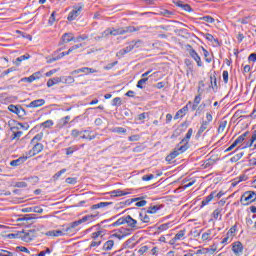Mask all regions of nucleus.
<instances>
[{
	"instance_id": "37998d69",
	"label": "nucleus",
	"mask_w": 256,
	"mask_h": 256,
	"mask_svg": "<svg viewBox=\"0 0 256 256\" xmlns=\"http://www.w3.org/2000/svg\"><path fill=\"white\" fill-rule=\"evenodd\" d=\"M88 221L93 222L95 220V217H99V212H95L94 214H88L86 215Z\"/></svg>"
},
{
	"instance_id": "ea45409f",
	"label": "nucleus",
	"mask_w": 256,
	"mask_h": 256,
	"mask_svg": "<svg viewBox=\"0 0 256 256\" xmlns=\"http://www.w3.org/2000/svg\"><path fill=\"white\" fill-rule=\"evenodd\" d=\"M160 207L155 205V206H150L147 210V213L153 214V213H157V211H159Z\"/></svg>"
},
{
	"instance_id": "5fc2aeb1",
	"label": "nucleus",
	"mask_w": 256,
	"mask_h": 256,
	"mask_svg": "<svg viewBox=\"0 0 256 256\" xmlns=\"http://www.w3.org/2000/svg\"><path fill=\"white\" fill-rule=\"evenodd\" d=\"M147 251H149V247L148 246H142L139 250L138 253L140 255H144V253H147Z\"/></svg>"
},
{
	"instance_id": "8fccbe9b",
	"label": "nucleus",
	"mask_w": 256,
	"mask_h": 256,
	"mask_svg": "<svg viewBox=\"0 0 256 256\" xmlns=\"http://www.w3.org/2000/svg\"><path fill=\"white\" fill-rule=\"evenodd\" d=\"M112 105L114 107H117V106L121 105V98L120 97L114 98L113 101H112Z\"/></svg>"
},
{
	"instance_id": "6e6d98bb",
	"label": "nucleus",
	"mask_w": 256,
	"mask_h": 256,
	"mask_svg": "<svg viewBox=\"0 0 256 256\" xmlns=\"http://www.w3.org/2000/svg\"><path fill=\"white\" fill-rule=\"evenodd\" d=\"M213 217H214V219H219V217H221V209L218 208V209L214 210Z\"/></svg>"
},
{
	"instance_id": "0e129e2a",
	"label": "nucleus",
	"mask_w": 256,
	"mask_h": 256,
	"mask_svg": "<svg viewBox=\"0 0 256 256\" xmlns=\"http://www.w3.org/2000/svg\"><path fill=\"white\" fill-rule=\"evenodd\" d=\"M15 187H18L19 189H23V188L27 187V184H26V182H17L15 184Z\"/></svg>"
},
{
	"instance_id": "69168bd1",
	"label": "nucleus",
	"mask_w": 256,
	"mask_h": 256,
	"mask_svg": "<svg viewBox=\"0 0 256 256\" xmlns=\"http://www.w3.org/2000/svg\"><path fill=\"white\" fill-rule=\"evenodd\" d=\"M22 135H23V132H22V131L13 132V137H12V139H19Z\"/></svg>"
},
{
	"instance_id": "052dcab7",
	"label": "nucleus",
	"mask_w": 256,
	"mask_h": 256,
	"mask_svg": "<svg viewBox=\"0 0 256 256\" xmlns=\"http://www.w3.org/2000/svg\"><path fill=\"white\" fill-rule=\"evenodd\" d=\"M0 256H13V253L7 250H0Z\"/></svg>"
},
{
	"instance_id": "f257e3e1",
	"label": "nucleus",
	"mask_w": 256,
	"mask_h": 256,
	"mask_svg": "<svg viewBox=\"0 0 256 256\" xmlns=\"http://www.w3.org/2000/svg\"><path fill=\"white\" fill-rule=\"evenodd\" d=\"M139 47H143L142 40H133L130 42L129 46L117 52L116 57H123V55H127V53H131L133 49H139Z\"/></svg>"
},
{
	"instance_id": "20e7f679",
	"label": "nucleus",
	"mask_w": 256,
	"mask_h": 256,
	"mask_svg": "<svg viewBox=\"0 0 256 256\" xmlns=\"http://www.w3.org/2000/svg\"><path fill=\"white\" fill-rule=\"evenodd\" d=\"M19 239H22L24 243H31L33 239L37 237V230L32 229L28 231H22L18 233Z\"/></svg>"
},
{
	"instance_id": "774afa93",
	"label": "nucleus",
	"mask_w": 256,
	"mask_h": 256,
	"mask_svg": "<svg viewBox=\"0 0 256 256\" xmlns=\"http://www.w3.org/2000/svg\"><path fill=\"white\" fill-rule=\"evenodd\" d=\"M248 60L252 61L253 63H255V61H256V53L250 54L249 57H248Z\"/></svg>"
},
{
	"instance_id": "a878e982",
	"label": "nucleus",
	"mask_w": 256,
	"mask_h": 256,
	"mask_svg": "<svg viewBox=\"0 0 256 256\" xmlns=\"http://www.w3.org/2000/svg\"><path fill=\"white\" fill-rule=\"evenodd\" d=\"M113 245H115V242L113 240H108L103 245V251H111L113 249Z\"/></svg>"
},
{
	"instance_id": "4468645a",
	"label": "nucleus",
	"mask_w": 256,
	"mask_h": 256,
	"mask_svg": "<svg viewBox=\"0 0 256 256\" xmlns=\"http://www.w3.org/2000/svg\"><path fill=\"white\" fill-rule=\"evenodd\" d=\"M181 150H179V145H177V147L174 149L173 152H171L167 157H166V161L171 162L173 161V159H175L176 157H179V155H181Z\"/></svg>"
},
{
	"instance_id": "bb28decb",
	"label": "nucleus",
	"mask_w": 256,
	"mask_h": 256,
	"mask_svg": "<svg viewBox=\"0 0 256 256\" xmlns=\"http://www.w3.org/2000/svg\"><path fill=\"white\" fill-rule=\"evenodd\" d=\"M256 141V130L253 132L251 139L246 143L245 145V149L249 148V147H253V144Z\"/></svg>"
},
{
	"instance_id": "9d476101",
	"label": "nucleus",
	"mask_w": 256,
	"mask_h": 256,
	"mask_svg": "<svg viewBox=\"0 0 256 256\" xmlns=\"http://www.w3.org/2000/svg\"><path fill=\"white\" fill-rule=\"evenodd\" d=\"M40 77H41V73L36 72L32 74L30 77L21 78L20 83H33V81H37V79H40Z\"/></svg>"
},
{
	"instance_id": "c756f323",
	"label": "nucleus",
	"mask_w": 256,
	"mask_h": 256,
	"mask_svg": "<svg viewBox=\"0 0 256 256\" xmlns=\"http://www.w3.org/2000/svg\"><path fill=\"white\" fill-rule=\"evenodd\" d=\"M112 133H118V134H125L127 133V129L123 128V127H115L111 129Z\"/></svg>"
},
{
	"instance_id": "4be33fe9",
	"label": "nucleus",
	"mask_w": 256,
	"mask_h": 256,
	"mask_svg": "<svg viewBox=\"0 0 256 256\" xmlns=\"http://www.w3.org/2000/svg\"><path fill=\"white\" fill-rule=\"evenodd\" d=\"M63 43H71V41H75L72 33H65L62 36Z\"/></svg>"
},
{
	"instance_id": "473e14b6",
	"label": "nucleus",
	"mask_w": 256,
	"mask_h": 256,
	"mask_svg": "<svg viewBox=\"0 0 256 256\" xmlns=\"http://www.w3.org/2000/svg\"><path fill=\"white\" fill-rule=\"evenodd\" d=\"M243 155H245V153H243V152H240V153L234 155V156L230 159L231 163H237V161H239V160L243 157Z\"/></svg>"
},
{
	"instance_id": "412c9836",
	"label": "nucleus",
	"mask_w": 256,
	"mask_h": 256,
	"mask_svg": "<svg viewBox=\"0 0 256 256\" xmlns=\"http://www.w3.org/2000/svg\"><path fill=\"white\" fill-rule=\"evenodd\" d=\"M247 135H249V132H245L242 135H240L234 142L233 145L234 146H238L239 144L243 143L245 141V138L247 137Z\"/></svg>"
},
{
	"instance_id": "6ab92c4d",
	"label": "nucleus",
	"mask_w": 256,
	"mask_h": 256,
	"mask_svg": "<svg viewBox=\"0 0 256 256\" xmlns=\"http://www.w3.org/2000/svg\"><path fill=\"white\" fill-rule=\"evenodd\" d=\"M112 202H100L98 204H94L91 206V210L94 211L95 209H103V207H109V205H112Z\"/></svg>"
},
{
	"instance_id": "49530a36",
	"label": "nucleus",
	"mask_w": 256,
	"mask_h": 256,
	"mask_svg": "<svg viewBox=\"0 0 256 256\" xmlns=\"http://www.w3.org/2000/svg\"><path fill=\"white\" fill-rule=\"evenodd\" d=\"M16 251H21L22 253H28V254L31 253L29 249H27V247L25 246H17Z\"/></svg>"
},
{
	"instance_id": "ddd939ff",
	"label": "nucleus",
	"mask_w": 256,
	"mask_h": 256,
	"mask_svg": "<svg viewBox=\"0 0 256 256\" xmlns=\"http://www.w3.org/2000/svg\"><path fill=\"white\" fill-rule=\"evenodd\" d=\"M43 105H45V99H37V100L30 102L27 105V107H29L30 109H35L37 107H43Z\"/></svg>"
},
{
	"instance_id": "aec40b11",
	"label": "nucleus",
	"mask_w": 256,
	"mask_h": 256,
	"mask_svg": "<svg viewBox=\"0 0 256 256\" xmlns=\"http://www.w3.org/2000/svg\"><path fill=\"white\" fill-rule=\"evenodd\" d=\"M215 191L209 194L203 201H202V207H205V205H209L213 199H215Z\"/></svg>"
},
{
	"instance_id": "4c0bfd02",
	"label": "nucleus",
	"mask_w": 256,
	"mask_h": 256,
	"mask_svg": "<svg viewBox=\"0 0 256 256\" xmlns=\"http://www.w3.org/2000/svg\"><path fill=\"white\" fill-rule=\"evenodd\" d=\"M149 81V78H142L137 82L138 89H143V85Z\"/></svg>"
},
{
	"instance_id": "338daca9",
	"label": "nucleus",
	"mask_w": 256,
	"mask_h": 256,
	"mask_svg": "<svg viewBox=\"0 0 256 256\" xmlns=\"http://www.w3.org/2000/svg\"><path fill=\"white\" fill-rule=\"evenodd\" d=\"M205 38L207 39V41H216L217 42V39H215V37H213V35L212 34H209V33H207V34H205Z\"/></svg>"
},
{
	"instance_id": "f8f14e48",
	"label": "nucleus",
	"mask_w": 256,
	"mask_h": 256,
	"mask_svg": "<svg viewBox=\"0 0 256 256\" xmlns=\"http://www.w3.org/2000/svg\"><path fill=\"white\" fill-rule=\"evenodd\" d=\"M46 237H63L65 235V229L51 230L45 233Z\"/></svg>"
},
{
	"instance_id": "f3484780",
	"label": "nucleus",
	"mask_w": 256,
	"mask_h": 256,
	"mask_svg": "<svg viewBox=\"0 0 256 256\" xmlns=\"http://www.w3.org/2000/svg\"><path fill=\"white\" fill-rule=\"evenodd\" d=\"M29 157L25 156V157H20L16 160H12L10 162L11 167H19V165H23V163H25V161H27Z\"/></svg>"
},
{
	"instance_id": "a211bd4d",
	"label": "nucleus",
	"mask_w": 256,
	"mask_h": 256,
	"mask_svg": "<svg viewBox=\"0 0 256 256\" xmlns=\"http://www.w3.org/2000/svg\"><path fill=\"white\" fill-rule=\"evenodd\" d=\"M126 223L128 227H131L132 229H137V220L133 219L131 215L126 216Z\"/></svg>"
},
{
	"instance_id": "79ce46f5",
	"label": "nucleus",
	"mask_w": 256,
	"mask_h": 256,
	"mask_svg": "<svg viewBox=\"0 0 256 256\" xmlns=\"http://www.w3.org/2000/svg\"><path fill=\"white\" fill-rule=\"evenodd\" d=\"M171 227V223H165V224H161L158 227L159 231H167V229H169Z\"/></svg>"
},
{
	"instance_id": "4d7b16f0",
	"label": "nucleus",
	"mask_w": 256,
	"mask_h": 256,
	"mask_svg": "<svg viewBox=\"0 0 256 256\" xmlns=\"http://www.w3.org/2000/svg\"><path fill=\"white\" fill-rule=\"evenodd\" d=\"M81 133H83V132H81V131H79L77 129H74L71 132V136L74 137V138H77V137H79V135H81Z\"/></svg>"
},
{
	"instance_id": "cd10ccee",
	"label": "nucleus",
	"mask_w": 256,
	"mask_h": 256,
	"mask_svg": "<svg viewBox=\"0 0 256 256\" xmlns=\"http://www.w3.org/2000/svg\"><path fill=\"white\" fill-rule=\"evenodd\" d=\"M80 70H81V73H84L85 75H90V73H98L97 70L89 67H83V68H80Z\"/></svg>"
},
{
	"instance_id": "c85d7f7f",
	"label": "nucleus",
	"mask_w": 256,
	"mask_h": 256,
	"mask_svg": "<svg viewBox=\"0 0 256 256\" xmlns=\"http://www.w3.org/2000/svg\"><path fill=\"white\" fill-rule=\"evenodd\" d=\"M139 217H140V220L142 221V223H149V221H151V219L149 218V216L145 212H141L139 214Z\"/></svg>"
},
{
	"instance_id": "a18cd8bd",
	"label": "nucleus",
	"mask_w": 256,
	"mask_h": 256,
	"mask_svg": "<svg viewBox=\"0 0 256 256\" xmlns=\"http://www.w3.org/2000/svg\"><path fill=\"white\" fill-rule=\"evenodd\" d=\"M83 47V44H76L68 49V53H73V51H76V49H81Z\"/></svg>"
},
{
	"instance_id": "e433bc0d",
	"label": "nucleus",
	"mask_w": 256,
	"mask_h": 256,
	"mask_svg": "<svg viewBox=\"0 0 256 256\" xmlns=\"http://www.w3.org/2000/svg\"><path fill=\"white\" fill-rule=\"evenodd\" d=\"M203 87H205V82H203V80L198 82V90L197 93L198 95H203Z\"/></svg>"
},
{
	"instance_id": "393cba45",
	"label": "nucleus",
	"mask_w": 256,
	"mask_h": 256,
	"mask_svg": "<svg viewBox=\"0 0 256 256\" xmlns=\"http://www.w3.org/2000/svg\"><path fill=\"white\" fill-rule=\"evenodd\" d=\"M61 78L60 77H55L52 79H49L47 81V87H53V85H57V83H61Z\"/></svg>"
},
{
	"instance_id": "bf43d9fd",
	"label": "nucleus",
	"mask_w": 256,
	"mask_h": 256,
	"mask_svg": "<svg viewBox=\"0 0 256 256\" xmlns=\"http://www.w3.org/2000/svg\"><path fill=\"white\" fill-rule=\"evenodd\" d=\"M117 63H118L117 61H115V62H113V63H110V64L106 65V66L104 67V69H105L106 71H109V70L113 69L114 66L117 65Z\"/></svg>"
},
{
	"instance_id": "0eeeda50",
	"label": "nucleus",
	"mask_w": 256,
	"mask_h": 256,
	"mask_svg": "<svg viewBox=\"0 0 256 256\" xmlns=\"http://www.w3.org/2000/svg\"><path fill=\"white\" fill-rule=\"evenodd\" d=\"M81 11H83V6H76L68 15V21H75L80 15Z\"/></svg>"
},
{
	"instance_id": "6e6552de",
	"label": "nucleus",
	"mask_w": 256,
	"mask_h": 256,
	"mask_svg": "<svg viewBox=\"0 0 256 256\" xmlns=\"http://www.w3.org/2000/svg\"><path fill=\"white\" fill-rule=\"evenodd\" d=\"M31 150L28 151L27 155L28 157H35V155H39L41 151H43V144L41 143H35Z\"/></svg>"
},
{
	"instance_id": "de8ad7c7",
	"label": "nucleus",
	"mask_w": 256,
	"mask_h": 256,
	"mask_svg": "<svg viewBox=\"0 0 256 256\" xmlns=\"http://www.w3.org/2000/svg\"><path fill=\"white\" fill-rule=\"evenodd\" d=\"M67 172V169H62V170H60L59 172H57L54 176H53V179L55 180V181H57V179H59V177H61V175L63 174V173H66Z\"/></svg>"
},
{
	"instance_id": "2f4dec72",
	"label": "nucleus",
	"mask_w": 256,
	"mask_h": 256,
	"mask_svg": "<svg viewBox=\"0 0 256 256\" xmlns=\"http://www.w3.org/2000/svg\"><path fill=\"white\" fill-rule=\"evenodd\" d=\"M20 108H21V106H15V105L11 104L8 106V111H11V113H15L16 115H18Z\"/></svg>"
},
{
	"instance_id": "2eb2a0df",
	"label": "nucleus",
	"mask_w": 256,
	"mask_h": 256,
	"mask_svg": "<svg viewBox=\"0 0 256 256\" xmlns=\"http://www.w3.org/2000/svg\"><path fill=\"white\" fill-rule=\"evenodd\" d=\"M183 237H185V230H180L175 237H173L170 241L169 244L170 245H175V243H177V241H181V239H183Z\"/></svg>"
},
{
	"instance_id": "b1692460",
	"label": "nucleus",
	"mask_w": 256,
	"mask_h": 256,
	"mask_svg": "<svg viewBox=\"0 0 256 256\" xmlns=\"http://www.w3.org/2000/svg\"><path fill=\"white\" fill-rule=\"evenodd\" d=\"M31 56L29 54H25V55H22L20 57H18L15 61H14V65H21V62L22 61H27V59H29Z\"/></svg>"
},
{
	"instance_id": "a19ab883",
	"label": "nucleus",
	"mask_w": 256,
	"mask_h": 256,
	"mask_svg": "<svg viewBox=\"0 0 256 256\" xmlns=\"http://www.w3.org/2000/svg\"><path fill=\"white\" fill-rule=\"evenodd\" d=\"M200 19H201V21H205L206 23H215V18H213L211 16H204Z\"/></svg>"
},
{
	"instance_id": "3c124183",
	"label": "nucleus",
	"mask_w": 256,
	"mask_h": 256,
	"mask_svg": "<svg viewBox=\"0 0 256 256\" xmlns=\"http://www.w3.org/2000/svg\"><path fill=\"white\" fill-rule=\"evenodd\" d=\"M66 183H68V185H75V183H77V178H66Z\"/></svg>"
},
{
	"instance_id": "39448f33",
	"label": "nucleus",
	"mask_w": 256,
	"mask_h": 256,
	"mask_svg": "<svg viewBox=\"0 0 256 256\" xmlns=\"http://www.w3.org/2000/svg\"><path fill=\"white\" fill-rule=\"evenodd\" d=\"M255 201L256 193L254 191H246L240 198L242 205H251V203H255Z\"/></svg>"
},
{
	"instance_id": "864d4df0",
	"label": "nucleus",
	"mask_w": 256,
	"mask_h": 256,
	"mask_svg": "<svg viewBox=\"0 0 256 256\" xmlns=\"http://www.w3.org/2000/svg\"><path fill=\"white\" fill-rule=\"evenodd\" d=\"M151 179H155V175L149 174V175H144L142 177V181H151Z\"/></svg>"
},
{
	"instance_id": "13d9d810",
	"label": "nucleus",
	"mask_w": 256,
	"mask_h": 256,
	"mask_svg": "<svg viewBox=\"0 0 256 256\" xmlns=\"http://www.w3.org/2000/svg\"><path fill=\"white\" fill-rule=\"evenodd\" d=\"M139 139H141V136H139L138 134L128 137V141H139Z\"/></svg>"
},
{
	"instance_id": "58836bf2",
	"label": "nucleus",
	"mask_w": 256,
	"mask_h": 256,
	"mask_svg": "<svg viewBox=\"0 0 256 256\" xmlns=\"http://www.w3.org/2000/svg\"><path fill=\"white\" fill-rule=\"evenodd\" d=\"M109 35H113L112 28H108L104 32H102L101 39H103V37H109Z\"/></svg>"
},
{
	"instance_id": "7ed1b4c3",
	"label": "nucleus",
	"mask_w": 256,
	"mask_h": 256,
	"mask_svg": "<svg viewBox=\"0 0 256 256\" xmlns=\"http://www.w3.org/2000/svg\"><path fill=\"white\" fill-rule=\"evenodd\" d=\"M192 135H193V128H190L186 133V136L178 144V151H180L181 153H185V151L189 149V140L191 139Z\"/></svg>"
},
{
	"instance_id": "9b49d317",
	"label": "nucleus",
	"mask_w": 256,
	"mask_h": 256,
	"mask_svg": "<svg viewBox=\"0 0 256 256\" xmlns=\"http://www.w3.org/2000/svg\"><path fill=\"white\" fill-rule=\"evenodd\" d=\"M189 55H190V57H192V59H194V61H196L198 67H203V62H201V57L195 51V49H190L189 50Z\"/></svg>"
},
{
	"instance_id": "f03ea898",
	"label": "nucleus",
	"mask_w": 256,
	"mask_h": 256,
	"mask_svg": "<svg viewBox=\"0 0 256 256\" xmlns=\"http://www.w3.org/2000/svg\"><path fill=\"white\" fill-rule=\"evenodd\" d=\"M135 31H141V26H127L121 28H112V35L117 37V35H125L126 33H135Z\"/></svg>"
},
{
	"instance_id": "1a4fd4ad",
	"label": "nucleus",
	"mask_w": 256,
	"mask_h": 256,
	"mask_svg": "<svg viewBox=\"0 0 256 256\" xmlns=\"http://www.w3.org/2000/svg\"><path fill=\"white\" fill-rule=\"evenodd\" d=\"M232 251H233L234 255H236V256L243 255V244L239 241L234 242L232 244Z\"/></svg>"
},
{
	"instance_id": "c03bdc74",
	"label": "nucleus",
	"mask_w": 256,
	"mask_h": 256,
	"mask_svg": "<svg viewBox=\"0 0 256 256\" xmlns=\"http://www.w3.org/2000/svg\"><path fill=\"white\" fill-rule=\"evenodd\" d=\"M71 53L68 51L60 53L57 57L53 58V61H59V59H62V57H65V55H70Z\"/></svg>"
},
{
	"instance_id": "e2e57ef3",
	"label": "nucleus",
	"mask_w": 256,
	"mask_h": 256,
	"mask_svg": "<svg viewBox=\"0 0 256 256\" xmlns=\"http://www.w3.org/2000/svg\"><path fill=\"white\" fill-rule=\"evenodd\" d=\"M101 231H97V232H94L92 233V239H94V241H97V238L101 237Z\"/></svg>"
},
{
	"instance_id": "680f3d73",
	"label": "nucleus",
	"mask_w": 256,
	"mask_h": 256,
	"mask_svg": "<svg viewBox=\"0 0 256 256\" xmlns=\"http://www.w3.org/2000/svg\"><path fill=\"white\" fill-rule=\"evenodd\" d=\"M55 21H56V19H55V11H54V12H52V14L50 16L48 23H49V25H53V23H55Z\"/></svg>"
},
{
	"instance_id": "72a5a7b5",
	"label": "nucleus",
	"mask_w": 256,
	"mask_h": 256,
	"mask_svg": "<svg viewBox=\"0 0 256 256\" xmlns=\"http://www.w3.org/2000/svg\"><path fill=\"white\" fill-rule=\"evenodd\" d=\"M43 139V133L37 134L32 140H31V145H35V143H39Z\"/></svg>"
},
{
	"instance_id": "09e8293b",
	"label": "nucleus",
	"mask_w": 256,
	"mask_h": 256,
	"mask_svg": "<svg viewBox=\"0 0 256 256\" xmlns=\"http://www.w3.org/2000/svg\"><path fill=\"white\" fill-rule=\"evenodd\" d=\"M80 137H81V139H88L89 141H93V139H95V137H97V134H94V135H91V134L82 135Z\"/></svg>"
},
{
	"instance_id": "423d86ee",
	"label": "nucleus",
	"mask_w": 256,
	"mask_h": 256,
	"mask_svg": "<svg viewBox=\"0 0 256 256\" xmlns=\"http://www.w3.org/2000/svg\"><path fill=\"white\" fill-rule=\"evenodd\" d=\"M77 227H79V224L76 221L70 223L68 227L64 229V234L69 235V237L77 235V231H79Z\"/></svg>"
},
{
	"instance_id": "7c9ffc66",
	"label": "nucleus",
	"mask_w": 256,
	"mask_h": 256,
	"mask_svg": "<svg viewBox=\"0 0 256 256\" xmlns=\"http://www.w3.org/2000/svg\"><path fill=\"white\" fill-rule=\"evenodd\" d=\"M211 87L214 92H217V78L215 76H210Z\"/></svg>"
},
{
	"instance_id": "dca6fc26",
	"label": "nucleus",
	"mask_w": 256,
	"mask_h": 256,
	"mask_svg": "<svg viewBox=\"0 0 256 256\" xmlns=\"http://www.w3.org/2000/svg\"><path fill=\"white\" fill-rule=\"evenodd\" d=\"M189 105H191V102H188L186 106H184L182 109L178 110L177 113L174 116V119H179V117H183L187 111H189Z\"/></svg>"
},
{
	"instance_id": "c9c22d12",
	"label": "nucleus",
	"mask_w": 256,
	"mask_h": 256,
	"mask_svg": "<svg viewBox=\"0 0 256 256\" xmlns=\"http://www.w3.org/2000/svg\"><path fill=\"white\" fill-rule=\"evenodd\" d=\"M126 218H119L116 222L112 224V227H119V225H125Z\"/></svg>"
},
{
	"instance_id": "603ef678",
	"label": "nucleus",
	"mask_w": 256,
	"mask_h": 256,
	"mask_svg": "<svg viewBox=\"0 0 256 256\" xmlns=\"http://www.w3.org/2000/svg\"><path fill=\"white\" fill-rule=\"evenodd\" d=\"M18 117H25V115H27V112H25V109H23V107L20 106L19 110H18Z\"/></svg>"
},
{
	"instance_id": "5701e85b",
	"label": "nucleus",
	"mask_w": 256,
	"mask_h": 256,
	"mask_svg": "<svg viewBox=\"0 0 256 256\" xmlns=\"http://www.w3.org/2000/svg\"><path fill=\"white\" fill-rule=\"evenodd\" d=\"M111 197H123V195H129V192H124L123 190H114L110 192Z\"/></svg>"
},
{
	"instance_id": "f704fd0d",
	"label": "nucleus",
	"mask_w": 256,
	"mask_h": 256,
	"mask_svg": "<svg viewBox=\"0 0 256 256\" xmlns=\"http://www.w3.org/2000/svg\"><path fill=\"white\" fill-rule=\"evenodd\" d=\"M209 126V122L204 121L198 130V135H201V133H204L207 130V127Z\"/></svg>"
}]
</instances>
